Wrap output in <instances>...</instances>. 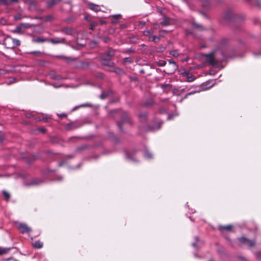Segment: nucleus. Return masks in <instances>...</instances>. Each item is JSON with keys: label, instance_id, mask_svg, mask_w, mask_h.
I'll use <instances>...</instances> for the list:
<instances>
[{"label": "nucleus", "instance_id": "5fc2aeb1", "mask_svg": "<svg viewBox=\"0 0 261 261\" xmlns=\"http://www.w3.org/2000/svg\"><path fill=\"white\" fill-rule=\"evenodd\" d=\"M10 2V4L12 3H17L18 2V0H9Z\"/></svg>", "mask_w": 261, "mask_h": 261}, {"label": "nucleus", "instance_id": "c9c22d12", "mask_svg": "<svg viewBox=\"0 0 261 261\" xmlns=\"http://www.w3.org/2000/svg\"><path fill=\"white\" fill-rule=\"evenodd\" d=\"M30 54L35 55L36 56H40V55H42L43 53L40 51H34L31 52Z\"/></svg>", "mask_w": 261, "mask_h": 261}, {"label": "nucleus", "instance_id": "aec40b11", "mask_svg": "<svg viewBox=\"0 0 261 261\" xmlns=\"http://www.w3.org/2000/svg\"><path fill=\"white\" fill-rule=\"evenodd\" d=\"M62 32L67 35H71L73 33V31L71 28H64Z\"/></svg>", "mask_w": 261, "mask_h": 261}, {"label": "nucleus", "instance_id": "e433bc0d", "mask_svg": "<svg viewBox=\"0 0 261 261\" xmlns=\"http://www.w3.org/2000/svg\"><path fill=\"white\" fill-rule=\"evenodd\" d=\"M98 25V23L96 22H92L90 24L91 29L93 30L94 28H95Z\"/></svg>", "mask_w": 261, "mask_h": 261}, {"label": "nucleus", "instance_id": "c03bdc74", "mask_svg": "<svg viewBox=\"0 0 261 261\" xmlns=\"http://www.w3.org/2000/svg\"><path fill=\"white\" fill-rule=\"evenodd\" d=\"M107 96V94L105 93H102L100 96V98L101 99H105V98H106V97Z\"/></svg>", "mask_w": 261, "mask_h": 261}, {"label": "nucleus", "instance_id": "69168bd1", "mask_svg": "<svg viewBox=\"0 0 261 261\" xmlns=\"http://www.w3.org/2000/svg\"><path fill=\"white\" fill-rule=\"evenodd\" d=\"M41 131H42V132H45V129H43V128L41 129Z\"/></svg>", "mask_w": 261, "mask_h": 261}, {"label": "nucleus", "instance_id": "39448f33", "mask_svg": "<svg viewBox=\"0 0 261 261\" xmlns=\"http://www.w3.org/2000/svg\"><path fill=\"white\" fill-rule=\"evenodd\" d=\"M17 228L21 233H28L32 230L31 228L25 223H19L17 226Z\"/></svg>", "mask_w": 261, "mask_h": 261}, {"label": "nucleus", "instance_id": "e2e57ef3", "mask_svg": "<svg viewBox=\"0 0 261 261\" xmlns=\"http://www.w3.org/2000/svg\"><path fill=\"white\" fill-rule=\"evenodd\" d=\"M171 118V116H170V115H169V116H168V119H170Z\"/></svg>", "mask_w": 261, "mask_h": 261}, {"label": "nucleus", "instance_id": "052dcab7", "mask_svg": "<svg viewBox=\"0 0 261 261\" xmlns=\"http://www.w3.org/2000/svg\"><path fill=\"white\" fill-rule=\"evenodd\" d=\"M239 258L242 260H244L245 259V258L244 257H242V256H239Z\"/></svg>", "mask_w": 261, "mask_h": 261}, {"label": "nucleus", "instance_id": "20e7f679", "mask_svg": "<svg viewBox=\"0 0 261 261\" xmlns=\"http://www.w3.org/2000/svg\"><path fill=\"white\" fill-rule=\"evenodd\" d=\"M115 55V50L113 49H109L105 53L101 54V58L102 60H111L112 58Z\"/></svg>", "mask_w": 261, "mask_h": 261}, {"label": "nucleus", "instance_id": "58836bf2", "mask_svg": "<svg viewBox=\"0 0 261 261\" xmlns=\"http://www.w3.org/2000/svg\"><path fill=\"white\" fill-rule=\"evenodd\" d=\"M200 91V90H197V91H193L192 92H189V93L187 94L185 96V97H187L188 95H192V94H194L196 93H198V92H199Z\"/></svg>", "mask_w": 261, "mask_h": 261}, {"label": "nucleus", "instance_id": "dca6fc26", "mask_svg": "<svg viewBox=\"0 0 261 261\" xmlns=\"http://www.w3.org/2000/svg\"><path fill=\"white\" fill-rule=\"evenodd\" d=\"M195 242L192 243V246L197 249H199L200 247L197 245L198 243H200L201 244H203V242L202 241H200L199 238L198 237H195Z\"/></svg>", "mask_w": 261, "mask_h": 261}, {"label": "nucleus", "instance_id": "f704fd0d", "mask_svg": "<svg viewBox=\"0 0 261 261\" xmlns=\"http://www.w3.org/2000/svg\"><path fill=\"white\" fill-rule=\"evenodd\" d=\"M87 148V146L86 145H82L81 147H77L76 149V152H79L82 150L85 149Z\"/></svg>", "mask_w": 261, "mask_h": 261}, {"label": "nucleus", "instance_id": "0e129e2a", "mask_svg": "<svg viewBox=\"0 0 261 261\" xmlns=\"http://www.w3.org/2000/svg\"><path fill=\"white\" fill-rule=\"evenodd\" d=\"M4 44L7 46V40L4 42Z\"/></svg>", "mask_w": 261, "mask_h": 261}, {"label": "nucleus", "instance_id": "1a4fd4ad", "mask_svg": "<svg viewBox=\"0 0 261 261\" xmlns=\"http://www.w3.org/2000/svg\"><path fill=\"white\" fill-rule=\"evenodd\" d=\"M9 38L12 40L13 45L12 46H7L8 48L12 49L15 46H18L20 45V41L19 40L17 39L12 38L11 37Z\"/></svg>", "mask_w": 261, "mask_h": 261}, {"label": "nucleus", "instance_id": "6ab92c4d", "mask_svg": "<svg viewBox=\"0 0 261 261\" xmlns=\"http://www.w3.org/2000/svg\"><path fill=\"white\" fill-rule=\"evenodd\" d=\"M147 116L148 113L146 112L140 114L139 116L140 121L145 122L147 120Z\"/></svg>", "mask_w": 261, "mask_h": 261}, {"label": "nucleus", "instance_id": "f03ea898", "mask_svg": "<svg viewBox=\"0 0 261 261\" xmlns=\"http://www.w3.org/2000/svg\"><path fill=\"white\" fill-rule=\"evenodd\" d=\"M132 120L128 114L126 112H124L121 116V121L117 122V125L119 129L123 132L122 125L124 123L131 124Z\"/></svg>", "mask_w": 261, "mask_h": 261}, {"label": "nucleus", "instance_id": "37998d69", "mask_svg": "<svg viewBox=\"0 0 261 261\" xmlns=\"http://www.w3.org/2000/svg\"><path fill=\"white\" fill-rule=\"evenodd\" d=\"M194 79H195V77L192 75L189 76L188 77V81L190 82L193 81L194 80Z\"/></svg>", "mask_w": 261, "mask_h": 261}, {"label": "nucleus", "instance_id": "cd10ccee", "mask_svg": "<svg viewBox=\"0 0 261 261\" xmlns=\"http://www.w3.org/2000/svg\"><path fill=\"white\" fill-rule=\"evenodd\" d=\"M3 194L6 200H8L10 198V194L8 192L6 191H3Z\"/></svg>", "mask_w": 261, "mask_h": 261}, {"label": "nucleus", "instance_id": "bb28decb", "mask_svg": "<svg viewBox=\"0 0 261 261\" xmlns=\"http://www.w3.org/2000/svg\"><path fill=\"white\" fill-rule=\"evenodd\" d=\"M0 5L9 6L10 5V2L9 0H0Z\"/></svg>", "mask_w": 261, "mask_h": 261}, {"label": "nucleus", "instance_id": "7ed1b4c3", "mask_svg": "<svg viewBox=\"0 0 261 261\" xmlns=\"http://www.w3.org/2000/svg\"><path fill=\"white\" fill-rule=\"evenodd\" d=\"M240 245L244 244L247 245L249 247H253L255 245V242L254 241L249 240L244 237L238 238Z\"/></svg>", "mask_w": 261, "mask_h": 261}, {"label": "nucleus", "instance_id": "5701e85b", "mask_svg": "<svg viewBox=\"0 0 261 261\" xmlns=\"http://www.w3.org/2000/svg\"><path fill=\"white\" fill-rule=\"evenodd\" d=\"M10 248H1L0 247V255L7 254L10 250Z\"/></svg>", "mask_w": 261, "mask_h": 261}, {"label": "nucleus", "instance_id": "6e6552de", "mask_svg": "<svg viewBox=\"0 0 261 261\" xmlns=\"http://www.w3.org/2000/svg\"><path fill=\"white\" fill-rule=\"evenodd\" d=\"M64 40L65 39L64 38L56 37L54 38L48 39V42H50L53 44H58L63 42Z\"/></svg>", "mask_w": 261, "mask_h": 261}, {"label": "nucleus", "instance_id": "473e14b6", "mask_svg": "<svg viewBox=\"0 0 261 261\" xmlns=\"http://www.w3.org/2000/svg\"><path fill=\"white\" fill-rule=\"evenodd\" d=\"M123 62L124 63H130L132 62V59L130 57H126L123 59Z\"/></svg>", "mask_w": 261, "mask_h": 261}, {"label": "nucleus", "instance_id": "72a5a7b5", "mask_svg": "<svg viewBox=\"0 0 261 261\" xmlns=\"http://www.w3.org/2000/svg\"><path fill=\"white\" fill-rule=\"evenodd\" d=\"M254 254L257 259H261V251L255 252Z\"/></svg>", "mask_w": 261, "mask_h": 261}, {"label": "nucleus", "instance_id": "13d9d810", "mask_svg": "<svg viewBox=\"0 0 261 261\" xmlns=\"http://www.w3.org/2000/svg\"><path fill=\"white\" fill-rule=\"evenodd\" d=\"M117 22H118V20H116H116H112V21H111V23H112V24H115V23H117Z\"/></svg>", "mask_w": 261, "mask_h": 261}, {"label": "nucleus", "instance_id": "393cba45", "mask_svg": "<svg viewBox=\"0 0 261 261\" xmlns=\"http://www.w3.org/2000/svg\"><path fill=\"white\" fill-rule=\"evenodd\" d=\"M144 156L145 158L150 159L152 158V154L148 150H145L144 152Z\"/></svg>", "mask_w": 261, "mask_h": 261}, {"label": "nucleus", "instance_id": "6e6d98bb", "mask_svg": "<svg viewBox=\"0 0 261 261\" xmlns=\"http://www.w3.org/2000/svg\"><path fill=\"white\" fill-rule=\"evenodd\" d=\"M140 24L142 25V26H144L146 24V22L145 21H140Z\"/></svg>", "mask_w": 261, "mask_h": 261}, {"label": "nucleus", "instance_id": "423d86ee", "mask_svg": "<svg viewBox=\"0 0 261 261\" xmlns=\"http://www.w3.org/2000/svg\"><path fill=\"white\" fill-rule=\"evenodd\" d=\"M154 103V102L152 98H148L145 100V101L142 102L141 105L143 107L145 108H149L152 106H153Z\"/></svg>", "mask_w": 261, "mask_h": 261}, {"label": "nucleus", "instance_id": "f3484780", "mask_svg": "<svg viewBox=\"0 0 261 261\" xmlns=\"http://www.w3.org/2000/svg\"><path fill=\"white\" fill-rule=\"evenodd\" d=\"M192 27L193 29H196L198 30H200V31H202V30H205V29L204 28V27L203 26H202L201 25L199 24L198 23H196L195 22H193L192 23Z\"/></svg>", "mask_w": 261, "mask_h": 261}, {"label": "nucleus", "instance_id": "8fccbe9b", "mask_svg": "<svg viewBox=\"0 0 261 261\" xmlns=\"http://www.w3.org/2000/svg\"><path fill=\"white\" fill-rule=\"evenodd\" d=\"M162 123L161 122H160L158 125V126L156 127V129H158L161 127V126L162 125Z\"/></svg>", "mask_w": 261, "mask_h": 261}, {"label": "nucleus", "instance_id": "338daca9", "mask_svg": "<svg viewBox=\"0 0 261 261\" xmlns=\"http://www.w3.org/2000/svg\"><path fill=\"white\" fill-rule=\"evenodd\" d=\"M59 57H60V58H64V56H59Z\"/></svg>", "mask_w": 261, "mask_h": 261}, {"label": "nucleus", "instance_id": "49530a36", "mask_svg": "<svg viewBox=\"0 0 261 261\" xmlns=\"http://www.w3.org/2000/svg\"><path fill=\"white\" fill-rule=\"evenodd\" d=\"M253 55L255 57L261 56V51L259 53L254 52Z\"/></svg>", "mask_w": 261, "mask_h": 261}, {"label": "nucleus", "instance_id": "ea45409f", "mask_svg": "<svg viewBox=\"0 0 261 261\" xmlns=\"http://www.w3.org/2000/svg\"><path fill=\"white\" fill-rule=\"evenodd\" d=\"M21 25L24 26L25 28H31L33 25L32 24L28 23H22Z\"/></svg>", "mask_w": 261, "mask_h": 261}, {"label": "nucleus", "instance_id": "4c0bfd02", "mask_svg": "<svg viewBox=\"0 0 261 261\" xmlns=\"http://www.w3.org/2000/svg\"><path fill=\"white\" fill-rule=\"evenodd\" d=\"M89 66V64L88 62H82L81 63V67L83 68L88 67Z\"/></svg>", "mask_w": 261, "mask_h": 261}, {"label": "nucleus", "instance_id": "f8f14e48", "mask_svg": "<svg viewBox=\"0 0 261 261\" xmlns=\"http://www.w3.org/2000/svg\"><path fill=\"white\" fill-rule=\"evenodd\" d=\"M102 65L112 68V67H114L115 64L111 61V60H102Z\"/></svg>", "mask_w": 261, "mask_h": 261}, {"label": "nucleus", "instance_id": "de8ad7c7", "mask_svg": "<svg viewBox=\"0 0 261 261\" xmlns=\"http://www.w3.org/2000/svg\"><path fill=\"white\" fill-rule=\"evenodd\" d=\"M165 49H166L165 47L163 46H161L160 48V49L158 51H161V52H163V51H164L165 50Z\"/></svg>", "mask_w": 261, "mask_h": 261}, {"label": "nucleus", "instance_id": "c85d7f7f", "mask_svg": "<svg viewBox=\"0 0 261 261\" xmlns=\"http://www.w3.org/2000/svg\"><path fill=\"white\" fill-rule=\"evenodd\" d=\"M153 33V31L152 29H150L148 30H146L144 31V35L145 36H147L149 35H151Z\"/></svg>", "mask_w": 261, "mask_h": 261}, {"label": "nucleus", "instance_id": "7c9ffc66", "mask_svg": "<svg viewBox=\"0 0 261 261\" xmlns=\"http://www.w3.org/2000/svg\"><path fill=\"white\" fill-rule=\"evenodd\" d=\"M152 41L154 42H158L160 40V36H153L151 40Z\"/></svg>", "mask_w": 261, "mask_h": 261}, {"label": "nucleus", "instance_id": "603ef678", "mask_svg": "<svg viewBox=\"0 0 261 261\" xmlns=\"http://www.w3.org/2000/svg\"><path fill=\"white\" fill-rule=\"evenodd\" d=\"M99 23H100V24L103 25V24H106V21H105L103 20H100Z\"/></svg>", "mask_w": 261, "mask_h": 261}, {"label": "nucleus", "instance_id": "2f4dec72", "mask_svg": "<svg viewBox=\"0 0 261 261\" xmlns=\"http://www.w3.org/2000/svg\"><path fill=\"white\" fill-rule=\"evenodd\" d=\"M166 64V62L164 60H161L159 61L158 65L159 66L163 67Z\"/></svg>", "mask_w": 261, "mask_h": 261}, {"label": "nucleus", "instance_id": "2eb2a0df", "mask_svg": "<svg viewBox=\"0 0 261 261\" xmlns=\"http://www.w3.org/2000/svg\"><path fill=\"white\" fill-rule=\"evenodd\" d=\"M126 158L132 162H137V160L135 158V154L134 153H130L129 152H126Z\"/></svg>", "mask_w": 261, "mask_h": 261}, {"label": "nucleus", "instance_id": "79ce46f5", "mask_svg": "<svg viewBox=\"0 0 261 261\" xmlns=\"http://www.w3.org/2000/svg\"><path fill=\"white\" fill-rule=\"evenodd\" d=\"M111 17L117 20L121 17V15L120 14H116L111 16Z\"/></svg>", "mask_w": 261, "mask_h": 261}, {"label": "nucleus", "instance_id": "864d4df0", "mask_svg": "<svg viewBox=\"0 0 261 261\" xmlns=\"http://www.w3.org/2000/svg\"><path fill=\"white\" fill-rule=\"evenodd\" d=\"M74 157V155H66V158H67L68 159H71V158H73Z\"/></svg>", "mask_w": 261, "mask_h": 261}, {"label": "nucleus", "instance_id": "ddd939ff", "mask_svg": "<svg viewBox=\"0 0 261 261\" xmlns=\"http://www.w3.org/2000/svg\"><path fill=\"white\" fill-rule=\"evenodd\" d=\"M48 75L50 79L55 80H60L62 79V77L61 75L56 74L54 72L49 73Z\"/></svg>", "mask_w": 261, "mask_h": 261}, {"label": "nucleus", "instance_id": "9b49d317", "mask_svg": "<svg viewBox=\"0 0 261 261\" xmlns=\"http://www.w3.org/2000/svg\"><path fill=\"white\" fill-rule=\"evenodd\" d=\"M48 42V39L43 37H38L33 39V42L35 43H43L44 42Z\"/></svg>", "mask_w": 261, "mask_h": 261}, {"label": "nucleus", "instance_id": "a211bd4d", "mask_svg": "<svg viewBox=\"0 0 261 261\" xmlns=\"http://www.w3.org/2000/svg\"><path fill=\"white\" fill-rule=\"evenodd\" d=\"M62 0H49L47 2V6L51 7L56 4L60 3Z\"/></svg>", "mask_w": 261, "mask_h": 261}, {"label": "nucleus", "instance_id": "4468645a", "mask_svg": "<svg viewBox=\"0 0 261 261\" xmlns=\"http://www.w3.org/2000/svg\"><path fill=\"white\" fill-rule=\"evenodd\" d=\"M214 85V83L213 81H207L202 84V88L204 90L207 89L211 88Z\"/></svg>", "mask_w": 261, "mask_h": 261}, {"label": "nucleus", "instance_id": "774afa93", "mask_svg": "<svg viewBox=\"0 0 261 261\" xmlns=\"http://www.w3.org/2000/svg\"><path fill=\"white\" fill-rule=\"evenodd\" d=\"M50 18H50V17L49 16V17H48V18H47V20H50Z\"/></svg>", "mask_w": 261, "mask_h": 261}, {"label": "nucleus", "instance_id": "a878e982", "mask_svg": "<svg viewBox=\"0 0 261 261\" xmlns=\"http://www.w3.org/2000/svg\"><path fill=\"white\" fill-rule=\"evenodd\" d=\"M169 64L172 66L173 70L174 71V70H176L177 69V65L176 63H175V62L171 61V60H169Z\"/></svg>", "mask_w": 261, "mask_h": 261}, {"label": "nucleus", "instance_id": "412c9836", "mask_svg": "<svg viewBox=\"0 0 261 261\" xmlns=\"http://www.w3.org/2000/svg\"><path fill=\"white\" fill-rule=\"evenodd\" d=\"M33 246L35 248L40 249L43 247V243L40 241H37L33 243Z\"/></svg>", "mask_w": 261, "mask_h": 261}, {"label": "nucleus", "instance_id": "c756f323", "mask_svg": "<svg viewBox=\"0 0 261 261\" xmlns=\"http://www.w3.org/2000/svg\"><path fill=\"white\" fill-rule=\"evenodd\" d=\"M232 13L231 11H228L227 12V13L226 14L225 16V18L226 19H230L231 18V17H232Z\"/></svg>", "mask_w": 261, "mask_h": 261}, {"label": "nucleus", "instance_id": "4be33fe9", "mask_svg": "<svg viewBox=\"0 0 261 261\" xmlns=\"http://www.w3.org/2000/svg\"><path fill=\"white\" fill-rule=\"evenodd\" d=\"M232 228V226L230 225L225 226H219V229L222 230V229H225L227 231H230Z\"/></svg>", "mask_w": 261, "mask_h": 261}, {"label": "nucleus", "instance_id": "f257e3e1", "mask_svg": "<svg viewBox=\"0 0 261 261\" xmlns=\"http://www.w3.org/2000/svg\"><path fill=\"white\" fill-rule=\"evenodd\" d=\"M228 41V39L226 38H222L219 41L218 46L216 49L208 54H203V56L206 58L205 62L215 66L222 61H226L227 56L225 51L227 49Z\"/></svg>", "mask_w": 261, "mask_h": 261}, {"label": "nucleus", "instance_id": "bf43d9fd", "mask_svg": "<svg viewBox=\"0 0 261 261\" xmlns=\"http://www.w3.org/2000/svg\"><path fill=\"white\" fill-rule=\"evenodd\" d=\"M64 163L63 162H61L59 163V166H62L64 165Z\"/></svg>", "mask_w": 261, "mask_h": 261}, {"label": "nucleus", "instance_id": "a19ab883", "mask_svg": "<svg viewBox=\"0 0 261 261\" xmlns=\"http://www.w3.org/2000/svg\"><path fill=\"white\" fill-rule=\"evenodd\" d=\"M170 55H172L174 57H177L178 56V53H177L176 50H172L170 51Z\"/></svg>", "mask_w": 261, "mask_h": 261}, {"label": "nucleus", "instance_id": "a18cd8bd", "mask_svg": "<svg viewBox=\"0 0 261 261\" xmlns=\"http://www.w3.org/2000/svg\"><path fill=\"white\" fill-rule=\"evenodd\" d=\"M58 115L60 118H63L66 117L67 116V115L64 113L58 114Z\"/></svg>", "mask_w": 261, "mask_h": 261}, {"label": "nucleus", "instance_id": "b1692460", "mask_svg": "<svg viewBox=\"0 0 261 261\" xmlns=\"http://www.w3.org/2000/svg\"><path fill=\"white\" fill-rule=\"evenodd\" d=\"M112 68L113 69H111L110 71L115 72V73H116L117 74H120L121 73H122L123 72L122 70L120 68L115 67L114 66V67H112Z\"/></svg>", "mask_w": 261, "mask_h": 261}, {"label": "nucleus", "instance_id": "3c124183", "mask_svg": "<svg viewBox=\"0 0 261 261\" xmlns=\"http://www.w3.org/2000/svg\"><path fill=\"white\" fill-rule=\"evenodd\" d=\"M21 30V28L20 27H17L16 28V32H19Z\"/></svg>", "mask_w": 261, "mask_h": 261}, {"label": "nucleus", "instance_id": "9d476101", "mask_svg": "<svg viewBox=\"0 0 261 261\" xmlns=\"http://www.w3.org/2000/svg\"><path fill=\"white\" fill-rule=\"evenodd\" d=\"M43 182V180L40 178H34L31 180V181L29 184V185L37 186V185H41Z\"/></svg>", "mask_w": 261, "mask_h": 261}, {"label": "nucleus", "instance_id": "09e8293b", "mask_svg": "<svg viewBox=\"0 0 261 261\" xmlns=\"http://www.w3.org/2000/svg\"><path fill=\"white\" fill-rule=\"evenodd\" d=\"M20 19H21V17H20V16H15L14 17V19H15V20H20Z\"/></svg>", "mask_w": 261, "mask_h": 261}, {"label": "nucleus", "instance_id": "0eeeda50", "mask_svg": "<svg viewBox=\"0 0 261 261\" xmlns=\"http://www.w3.org/2000/svg\"><path fill=\"white\" fill-rule=\"evenodd\" d=\"M88 7L90 10L96 12L101 11L100 6L94 4L92 3H88Z\"/></svg>", "mask_w": 261, "mask_h": 261}, {"label": "nucleus", "instance_id": "4d7b16f0", "mask_svg": "<svg viewBox=\"0 0 261 261\" xmlns=\"http://www.w3.org/2000/svg\"><path fill=\"white\" fill-rule=\"evenodd\" d=\"M109 40H110V38H109V37H106V38H105V40H104V41H105V42H108Z\"/></svg>", "mask_w": 261, "mask_h": 261}, {"label": "nucleus", "instance_id": "680f3d73", "mask_svg": "<svg viewBox=\"0 0 261 261\" xmlns=\"http://www.w3.org/2000/svg\"><path fill=\"white\" fill-rule=\"evenodd\" d=\"M187 33H188V34H192V32H190V31H188V32H187Z\"/></svg>", "mask_w": 261, "mask_h": 261}]
</instances>
